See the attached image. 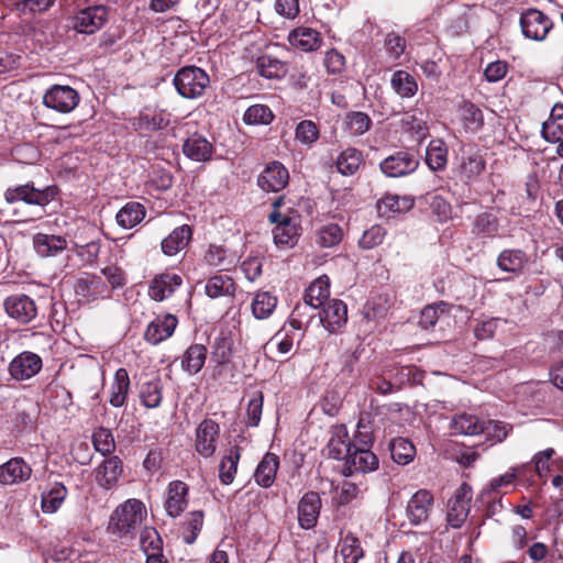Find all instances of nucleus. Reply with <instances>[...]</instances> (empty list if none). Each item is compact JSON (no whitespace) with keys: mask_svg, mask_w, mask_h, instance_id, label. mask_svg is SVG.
Masks as SVG:
<instances>
[{"mask_svg":"<svg viewBox=\"0 0 563 563\" xmlns=\"http://www.w3.org/2000/svg\"><path fill=\"white\" fill-rule=\"evenodd\" d=\"M95 449L102 455H109L115 448L114 438L109 429L99 428L92 434Z\"/></svg>","mask_w":563,"mask_h":563,"instance_id":"61","label":"nucleus"},{"mask_svg":"<svg viewBox=\"0 0 563 563\" xmlns=\"http://www.w3.org/2000/svg\"><path fill=\"white\" fill-rule=\"evenodd\" d=\"M459 118L466 133H476L484 125L482 110L471 101H464L459 108Z\"/></svg>","mask_w":563,"mask_h":563,"instance_id":"29","label":"nucleus"},{"mask_svg":"<svg viewBox=\"0 0 563 563\" xmlns=\"http://www.w3.org/2000/svg\"><path fill=\"white\" fill-rule=\"evenodd\" d=\"M483 431L487 440L495 443L503 442L511 430V426L501 421L496 420H484L483 419Z\"/></svg>","mask_w":563,"mask_h":563,"instance_id":"54","label":"nucleus"},{"mask_svg":"<svg viewBox=\"0 0 563 563\" xmlns=\"http://www.w3.org/2000/svg\"><path fill=\"white\" fill-rule=\"evenodd\" d=\"M209 84V75L197 66L183 67L174 77V86L177 92L187 99L201 97Z\"/></svg>","mask_w":563,"mask_h":563,"instance_id":"2","label":"nucleus"},{"mask_svg":"<svg viewBox=\"0 0 563 563\" xmlns=\"http://www.w3.org/2000/svg\"><path fill=\"white\" fill-rule=\"evenodd\" d=\"M207 358V347L202 344H191L181 357V368L189 375L201 371Z\"/></svg>","mask_w":563,"mask_h":563,"instance_id":"37","label":"nucleus"},{"mask_svg":"<svg viewBox=\"0 0 563 563\" xmlns=\"http://www.w3.org/2000/svg\"><path fill=\"white\" fill-rule=\"evenodd\" d=\"M108 9L104 5H92L79 10L71 18V26L82 34H93L108 21Z\"/></svg>","mask_w":563,"mask_h":563,"instance_id":"5","label":"nucleus"},{"mask_svg":"<svg viewBox=\"0 0 563 563\" xmlns=\"http://www.w3.org/2000/svg\"><path fill=\"white\" fill-rule=\"evenodd\" d=\"M289 173L279 162H271L257 178L258 186L267 192H278L286 187Z\"/></svg>","mask_w":563,"mask_h":563,"instance_id":"12","label":"nucleus"},{"mask_svg":"<svg viewBox=\"0 0 563 563\" xmlns=\"http://www.w3.org/2000/svg\"><path fill=\"white\" fill-rule=\"evenodd\" d=\"M418 159L407 152H397L380 163V170L388 177L406 176L417 169Z\"/></svg>","mask_w":563,"mask_h":563,"instance_id":"16","label":"nucleus"},{"mask_svg":"<svg viewBox=\"0 0 563 563\" xmlns=\"http://www.w3.org/2000/svg\"><path fill=\"white\" fill-rule=\"evenodd\" d=\"M485 166L483 155L477 148L473 146L462 147L459 173L463 179L472 180L478 177L484 172Z\"/></svg>","mask_w":563,"mask_h":563,"instance_id":"20","label":"nucleus"},{"mask_svg":"<svg viewBox=\"0 0 563 563\" xmlns=\"http://www.w3.org/2000/svg\"><path fill=\"white\" fill-rule=\"evenodd\" d=\"M7 314L21 324L30 323L37 316L35 301L24 294H14L3 301Z\"/></svg>","mask_w":563,"mask_h":563,"instance_id":"8","label":"nucleus"},{"mask_svg":"<svg viewBox=\"0 0 563 563\" xmlns=\"http://www.w3.org/2000/svg\"><path fill=\"white\" fill-rule=\"evenodd\" d=\"M67 496L66 487L56 483L47 493L42 495V510L46 514L56 512Z\"/></svg>","mask_w":563,"mask_h":563,"instance_id":"48","label":"nucleus"},{"mask_svg":"<svg viewBox=\"0 0 563 563\" xmlns=\"http://www.w3.org/2000/svg\"><path fill=\"white\" fill-rule=\"evenodd\" d=\"M320 321L331 332H338L347 321V307L339 299H332L322 307Z\"/></svg>","mask_w":563,"mask_h":563,"instance_id":"18","label":"nucleus"},{"mask_svg":"<svg viewBox=\"0 0 563 563\" xmlns=\"http://www.w3.org/2000/svg\"><path fill=\"white\" fill-rule=\"evenodd\" d=\"M472 490L467 484H462L448 504V522L452 528H460L470 512Z\"/></svg>","mask_w":563,"mask_h":563,"instance_id":"9","label":"nucleus"},{"mask_svg":"<svg viewBox=\"0 0 563 563\" xmlns=\"http://www.w3.org/2000/svg\"><path fill=\"white\" fill-rule=\"evenodd\" d=\"M353 449L345 427H336L327 445V453L334 460H346Z\"/></svg>","mask_w":563,"mask_h":563,"instance_id":"30","label":"nucleus"},{"mask_svg":"<svg viewBox=\"0 0 563 563\" xmlns=\"http://www.w3.org/2000/svg\"><path fill=\"white\" fill-rule=\"evenodd\" d=\"M189 487L183 481H173L168 484L164 509L172 518L179 517L188 507Z\"/></svg>","mask_w":563,"mask_h":563,"instance_id":"11","label":"nucleus"},{"mask_svg":"<svg viewBox=\"0 0 563 563\" xmlns=\"http://www.w3.org/2000/svg\"><path fill=\"white\" fill-rule=\"evenodd\" d=\"M97 484L103 489H112L123 474V463L117 455L109 456L100 463L95 472Z\"/></svg>","mask_w":563,"mask_h":563,"instance_id":"14","label":"nucleus"},{"mask_svg":"<svg viewBox=\"0 0 563 563\" xmlns=\"http://www.w3.org/2000/svg\"><path fill=\"white\" fill-rule=\"evenodd\" d=\"M273 118L272 110L265 104H253L246 109L243 115L246 124H268Z\"/></svg>","mask_w":563,"mask_h":563,"instance_id":"56","label":"nucleus"},{"mask_svg":"<svg viewBox=\"0 0 563 563\" xmlns=\"http://www.w3.org/2000/svg\"><path fill=\"white\" fill-rule=\"evenodd\" d=\"M433 506V496L426 489L418 490L408 501L407 516L412 525L426 521Z\"/></svg>","mask_w":563,"mask_h":563,"instance_id":"21","label":"nucleus"},{"mask_svg":"<svg viewBox=\"0 0 563 563\" xmlns=\"http://www.w3.org/2000/svg\"><path fill=\"white\" fill-rule=\"evenodd\" d=\"M184 154L196 162H207L213 153L212 144L203 136L194 134L183 144Z\"/></svg>","mask_w":563,"mask_h":563,"instance_id":"26","label":"nucleus"},{"mask_svg":"<svg viewBox=\"0 0 563 563\" xmlns=\"http://www.w3.org/2000/svg\"><path fill=\"white\" fill-rule=\"evenodd\" d=\"M33 245L41 256H55L67 247V241L62 235L37 233L33 238Z\"/></svg>","mask_w":563,"mask_h":563,"instance_id":"28","label":"nucleus"},{"mask_svg":"<svg viewBox=\"0 0 563 563\" xmlns=\"http://www.w3.org/2000/svg\"><path fill=\"white\" fill-rule=\"evenodd\" d=\"M162 390L163 386L158 378L144 383L140 390L142 404L148 409L157 408L163 399Z\"/></svg>","mask_w":563,"mask_h":563,"instance_id":"47","label":"nucleus"},{"mask_svg":"<svg viewBox=\"0 0 563 563\" xmlns=\"http://www.w3.org/2000/svg\"><path fill=\"white\" fill-rule=\"evenodd\" d=\"M527 264V254L517 249L504 250L497 257V266L507 273L520 274Z\"/></svg>","mask_w":563,"mask_h":563,"instance_id":"34","label":"nucleus"},{"mask_svg":"<svg viewBox=\"0 0 563 563\" xmlns=\"http://www.w3.org/2000/svg\"><path fill=\"white\" fill-rule=\"evenodd\" d=\"M256 69L262 77L267 79L282 78L287 74V65L269 55L257 58Z\"/></svg>","mask_w":563,"mask_h":563,"instance_id":"42","label":"nucleus"},{"mask_svg":"<svg viewBox=\"0 0 563 563\" xmlns=\"http://www.w3.org/2000/svg\"><path fill=\"white\" fill-rule=\"evenodd\" d=\"M277 306V298L268 291H260L252 301V312L256 319H267Z\"/></svg>","mask_w":563,"mask_h":563,"instance_id":"46","label":"nucleus"},{"mask_svg":"<svg viewBox=\"0 0 563 563\" xmlns=\"http://www.w3.org/2000/svg\"><path fill=\"white\" fill-rule=\"evenodd\" d=\"M282 202V197L275 199L273 202L274 210L268 217L269 221L275 224L273 230L274 241L280 245H294L298 236V227L292 218L278 211Z\"/></svg>","mask_w":563,"mask_h":563,"instance_id":"4","label":"nucleus"},{"mask_svg":"<svg viewBox=\"0 0 563 563\" xmlns=\"http://www.w3.org/2000/svg\"><path fill=\"white\" fill-rule=\"evenodd\" d=\"M192 236L191 228L187 224L174 229L163 241L162 251L167 256H173L185 250Z\"/></svg>","mask_w":563,"mask_h":563,"instance_id":"25","label":"nucleus"},{"mask_svg":"<svg viewBox=\"0 0 563 563\" xmlns=\"http://www.w3.org/2000/svg\"><path fill=\"white\" fill-rule=\"evenodd\" d=\"M278 466V456L274 453H266L255 470V482L265 488L272 486L275 481Z\"/></svg>","mask_w":563,"mask_h":563,"instance_id":"32","label":"nucleus"},{"mask_svg":"<svg viewBox=\"0 0 563 563\" xmlns=\"http://www.w3.org/2000/svg\"><path fill=\"white\" fill-rule=\"evenodd\" d=\"M75 291L78 296H81L87 301H92L99 297H104L107 287L100 277L95 275H87L86 277L79 278L77 280Z\"/></svg>","mask_w":563,"mask_h":563,"instance_id":"35","label":"nucleus"},{"mask_svg":"<svg viewBox=\"0 0 563 563\" xmlns=\"http://www.w3.org/2000/svg\"><path fill=\"white\" fill-rule=\"evenodd\" d=\"M498 228L497 218L493 213L484 212L475 218L473 233L482 238H492L497 234Z\"/></svg>","mask_w":563,"mask_h":563,"instance_id":"53","label":"nucleus"},{"mask_svg":"<svg viewBox=\"0 0 563 563\" xmlns=\"http://www.w3.org/2000/svg\"><path fill=\"white\" fill-rule=\"evenodd\" d=\"M32 468L21 457H13L0 465V484L14 485L31 477Z\"/></svg>","mask_w":563,"mask_h":563,"instance_id":"23","label":"nucleus"},{"mask_svg":"<svg viewBox=\"0 0 563 563\" xmlns=\"http://www.w3.org/2000/svg\"><path fill=\"white\" fill-rule=\"evenodd\" d=\"M390 454L396 463L406 465L413 460L416 449L407 439L396 438L390 442Z\"/></svg>","mask_w":563,"mask_h":563,"instance_id":"49","label":"nucleus"},{"mask_svg":"<svg viewBox=\"0 0 563 563\" xmlns=\"http://www.w3.org/2000/svg\"><path fill=\"white\" fill-rule=\"evenodd\" d=\"M183 284V278L177 274L164 273L153 278L148 287V296L155 301H163L170 297Z\"/></svg>","mask_w":563,"mask_h":563,"instance_id":"22","label":"nucleus"},{"mask_svg":"<svg viewBox=\"0 0 563 563\" xmlns=\"http://www.w3.org/2000/svg\"><path fill=\"white\" fill-rule=\"evenodd\" d=\"M483 419L470 412L456 413L451 418L449 430L453 435H477L483 431Z\"/></svg>","mask_w":563,"mask_h":563,"instance_id":"24","label":"nucleus"},{"mask_svg":"<svg viewBox=\"0 0 563 563\" xmlns=\"http://www.w3.org/2000/svg\"><path fill=\"white\" fill-rule=\"evenodd\" d=\"M79 102L78 92L69 86L55 85L43 96V103L60 113L73 111Z\"/></svg>","mask_w":563,"mask_h":563,"instance_id":"6","label":"nucleus"},{"mask_svg":"<svg viewBox=\"0 0 563 563\" xmlns=\"http://www.w3.org/2000/svg\"><path fill=\"white\" fill-rule=\"evenodd\" d=\"M385 234L386 232L380 225H373L363 233L358 244L364 250L374 249L383 242Z\"/></svg>","mask_w":563,"mask_h":563,"instance_id":"64","label":"nucleus"},{"mask_svg":"<svg viewBox=\"0 0 563 563\" xmlns=\"http://www.w3.org/2000/svg\"><path fill=\"white\" fill-rule=\"evenodd\" d=\"M241 457L240 448L232 446L222 457L219 465V479L223 485L233 483Z\"/></svg>","mask_w":563,"mask_h":563,"instance_id":"40","label":"nucleus"},{"mask_svg":"<svg viewBox=\"0 0 563 563\" xmlns=\"http://www.w3.org/2000/svg\"><path fill=\"white\" fill-rule=\"evenodd\" d=\"M296 140L305 145H312L319 139V129L311 120H303L299 122L295 131Z\"/></svg>","mask_w":563,"mask_h":563,"instance_id":"58","label":"nucleus"},{"mask_svg":"<svg viewBox=\"0 0 563 563\" xmlns=\"http://www.w3.org/2000/svg\"><path fill=\"white\" fill-rule=\"evenodd\" d=\"M129 390L130 377L128 371L121 367L117 369L113 382L110 386V405L115 408L122 407L126 401Z\"/></svg>","mask_w":563,"mask_h":563,"instance_id":"33","label":"nucleus"},{"mask_svg":"<svg viewBox=\"0 0 563 563\" xmlns=\"http://www.w3.org/2000/svg\"><path fill=\"white\" fill-rule=\"evenodd\" d=\"M400 122L402 129L416 136L418 142L428 136V126L422 114L417 115L416 113L406 112Z\"/></svg>","mask_w":563,"mask_h":563,"instance_id":"51","label":"nucleus"},{"mask_svg":"<svg viewBox=\"0 0 563 563\" xmlns=\"http://www.w3.org/2000/svg\"><path fill=\"white\" fill-rule=\"evenodd\" d=\"M542 135L548 142H559L563 137V104L552 108L550 118L542 125Z\"/></svg>","mask_w":563,"mask_h":563,"instance_id":"38","label":"nucleus"},{"mask_svg":"<svg viewBox=\"0 0 563 563\" xmlns=\"http://www.w3.org/2000/svg\"><path fill=\"white\" fill-rule=\"evenodd\" d=\"M140 542L145 555L163 552L162 539L154 528H144L141 532Z\"/></svg>","mask_w":563,"mask_h":563,"instance_id":"57","label":"nucleus"},{"mask_svg":"<svg viewBox=\"0 0 563 563\" xmlns=\"http://www.w3.org/2000/svg\"><path fill=\"white\" fill-rule=\"evenodd\" d=\"M56 195V188L47 186L43 189L36 188L32 181L8 187L3 192L4 201L9 205L24 202L31 206L45 207Z\"/></svg>","mask_w":563,"mask_h":563,"instance_id":"3","label":"nucleus"},{"mask_svg":"<svg viewBox=\"0 0 563 563\" xmlns=\"http://www.w3.org/2000/svg\"><path fill=\"white\" fill-rule=\"evenodd\" d=\"M220 426L212 419L202 420L196 429L195 448L202 457H210L217 450Z\"/></svg>","mask_w":563,"mask_h":563,"instance_id":"10","label":"nucleus"},{"mask_svg":"<svg viewBox=\"0 0 563 563\" xmlns=\"http://www.w3.org/2000/svg\"><path fill=\"white\" fill-rule=\"evenodd\" d=\"M146 517L144 504L139 499H129L111 515L109 531L118 537H128L139 529Z\"/></svg>","mask_w":563,"mask_h":563,"instance_id":"1","label":"nucleus"},{"mask_svg":"<svg viewBox=\"0 0 563 563\" xmlns=\"http://www.w3.org/2000/svg\"><path fill=\"white\" fill-rule=\"evenodd\" d=\"M347 475L367 473L378 467V459L371 448H353L345 460Z\"/></svg>","mask_w":563,"mask_h":563,"instance_id":"17","label":"nucleus"},{"mask_svg":"<svg viewBox=\"0 0 563 563\" xmlns=\"http://www.w3.org/2000/svg\"><path fill=\"white\" fill-rule=\"evenodd\" d=\"M289 43L303 52L317 49L321 44L320 33L310 27H297L289 33Z\"/></svg>","mask_w":563,"mask_h":563,"instance_id":"31","label":"nucleus"},{"mask_svg":"<svg viewBox=\"0 0 563 563\" xmlns=\"http://www.w3.org/2000/svg\"><path fill=\"white\" fill-rule=\"evenodd\" d=\"M363 163V155L356 148L344 150L336 159V168L344 176L353 175Z\"/></svg>","mask_w":563,"mask_h":563,"instance_id":"45","label":"nucleus"},{"mask_svg":"<svg viewBox=\"0 0 563 563\" xmlns=\"http://www.w3.org/2000/svg\"><path fill=\"white\" fill-rule=\"evenodd\" d=\"M340 554L343 559V563H357L363 556V550L358 539L351 533L342 538Z\"/></svg>","mask_w":563,"mask_h":563,"instance_id":"52","label":"nucleus"},{"mask_svg":"<svg viewBox=\"0 0 563 563\" xmlns=\"http://www.w3.org/2000/svg\"><path fill=\"white\" fill-rule=\"evenodd\" d=\"M322 501L318 493L307 492L297 507L298 523L302 529H311L317 525Z\"/></svg>","mask_w":563,"mask_h":563,"instance_id":"15","label":"nucleus"},{"mask_svg":"<svg viewBox=\"0 0 563 563\" xmlns=\"http://www.w3.org/2000/svg\"><path fill=\"white\" fill-rule=\"evenodd\" d=\"M42 368V358L25 351L16 355L9 364V373L15 380H25L35 376Z\"/></svg>","mask_w":563,"mask_h":563,"instance_id":"13","label":"nucleus"},{"mask_svg":"<svg viewBox=\"0 0 563 563\" xmlns=\"http://www.w3.org/2000/svg\"><path fill=\"white\" fill-rule=\"evenodd\" d=\"M234 291L235 284L233 279L227 274H217L210 277L205 285V292L211 299L224 296H233Z\"/></svg>","mask_w":563,"mask_h":563,"instance_id":"36","label":"nucleus"},{"mask_svg":"<svg viewBox=\"0 0 563 563\" xmlns=\"http://www.w3.org/2000/svg\"><path fill=\"white\" fill-rule=\"evenodd\" d=\"M342 240V230L338 224L324 225L318 232V243L322 247H331Z\"/></svg>","mask_w":563,"mask_h":563,"instance_id":"63","label":"nucleus"},{"mask_svg":"<svg viewBox=\"0 0 563 563\" xmlns=\"http://www.w3.org/2000/svg\"><path fill=\"white\" fill-rule=\"evenodd\" d=\"M145 208L140 202L131 201L124 205L117 213V222L124 229H132L145 217Z\"/></svg>","mask_w":563,"mask_h":563,"instance_id":"39","label":"nucleus"},{"mask_svg":"<svg viewBox=\"0 0 563 563\" xmlns=\"http://www.w3.org/2000/svg\"><path fill=\"white\" fill-rule=\"evenodd\" d=\"M203 525V512L201 510L192 511L188 515L185 522L184 541L191 544L196 541Z\"/></svg>","mask_w":563,"mask_h":563,"instance_id":"59","label":"nucleus"},{"mask_svg":"<svg viewBox=\"0 0 563 563\" xmlns=\"http://www.w3.org/2000/svg\"><path fill=\"white\" fill-rule=\"evenodd\" d=\"M393 89L401 98L413 97L418 91V84L413 76L406 70H397L393 74L390 79Z\"/></svg>","mask_w":563,"mask_h":563,"instance_id":"43","label":"nucleus"},{"mask_svg":"<svg viewBox=\"0 0 563 563\" xmlns=\"http://www.w3.org/2000/svg\"><path fill=\"white\" fill-rule=\"evenodd\" d=\"M426 163L432 170H442L448 163V150L441 140L429 143L426 152Z\"/></svg>","mask_w":563,"mask_h":563,"instance_id":"44","label":"nucleus"},{"mask_svg":"<svg viewBox=\"0 0 563 563\" xmlns=\"http://www.w3.org/2000/svg\"><path fill=\"white\" fill-rule=\"evenodd\" d=\"M178 320L174 314L159 316L147 325L144 338L153 345L159 344L173 335Z\"/></svg>","mask_w":563,"mask_h":563,"instance_id":"19","label":"nucleus"},{"mask_svg":"<svg viewBox=\"0 0 563 563\" xmlns=\"http://www.w3.org/2000/svg\"><path fill=\"white\" fill-rule=\"evenodd\" d=\"M520 26L527 38L543 41L553 27V23L543 12L537 9H529L521 14Z\"/></svg>","mask_w":563,"mask_h":563,"instance_id":"7","label":"nucleus"},{"mask_svg":"<svg viewBox=\"0 0 563 563\" xmlns=\"http://www.w3.org/2000/svg\"><path fill=\"white\" fill-rule=\"evenodd\" d=\"M212 357L218 364H227L232 355V340L224 333L216 338L212 345Z\"/></svg>","mask_w":563,"mask_h":563,"instance_id":"55","label":"nucleus"},{"mask_svg":"<svg viewBox=\"0 0 563 563\" xmlns=\"http://www.w3.org/2000/svg\"><path fill=\"white\" fill-rule=\"evenodd\" d=\"M540 191V181L537 174L532 173L527 176L525 183V192L526 196L522 199V206L519 208L518 213H521V209L529 211L531 207L536 203L538 195Z\"/></svg>","mask_w":563,"mask_h":563,"instance_id":"60","label":"nucleus"},{"mask_svg":"<svg viewBox=\"0 0 563 563\" xmlns=\"http://www.w3.org/2000/svg\"><path fill=\"white\" fill-rule=\"evenodd\" d=\"M169 114L162 111L155 113H141L136 121V128L145 131H157L168 126Z\"/></svg>","mask_w":563,"mask_h":563,"instance_id":"50","label":"nucleus"},{"mask_svg":"<svg viewBox=\"0 0 563 563\" xmlns=\"http://www.w3.org/2000/svg\"><path fill=\"white\" fill-rule=\"evenodd\" d=\"M330 280L329 277L322 275L314 279L306 290L305 302L307 308L318 309L324 306V301L330 296Z\"/></svg>","mask_w":563,"mask_h":563,"instance_id":"27","label":"nucleus"},{"mask_svg":"<svg viewBox=\"0 0 563 563\" xmlns=\"http://www.w3.org/2000/svg\"><path fill=\"white\" fill-rule=\"evenodd\" d=\"M353 448H372L374 443L373 420L369 413L360 416L353 441Z\"/></svg>","mask_w":563,"mask_h":563,"instance_id":"41","label":"nucleus"},{"mask_svg":"<svg viewBox=\"0 0 563 563\" xmlns=\"http://www.w3.org/2000/svg\"><path fill=\"white\" fill-rule=\"evenodd\" d=\"M371 119L364 112H352L346 115L345 124L353 135H362L368 131Z\"/></svg>","mask_w":563,"mask_h":563,"instance_id":"62","label":"nucleus"}]
</instances>
